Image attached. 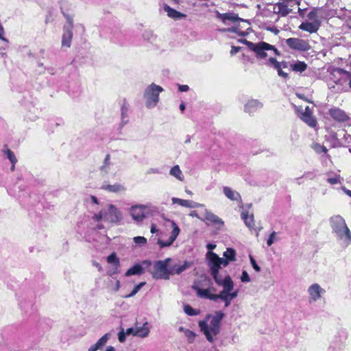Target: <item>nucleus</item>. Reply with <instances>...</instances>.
I'll use <instances>...</instances> for the list:
<instances>
[{"instance_id": "f257e3e1", "label": "nucleus", "mask_w": 351, "mask_h": 351, "mask_svg": "<svg viewBox=\"0 0 351 351\" xmlns=\"http://www.w3.org/2000/svg\"><path fill=\"white\" fill-rule=\"evenodd\" d=\"M239 42L245 44L250 50L253 51L256 58L264 59L269 57V63L277 70L280 76L285 78L288 76V74L282 70V64L274 57L279 55L278 49L274 46L265 42L254 43L245 39H241Z\"/></svg>"}, {"instance_id": "f03ea898", "label": "nucleus", "mask_w": 351, "mask_h": 351, "mask_svg": "<svg viewBox=\"0 0 351 351\" xmlns=\"http://www.w3.org/2000/svg\"><path fill=\"white\" fill-rule=\"evenodd\" d=\"M224 316L221 311H217L215 315H208L205 319L199 321V326L209 342L214 341V337L219 333L220 323Z\"/></svg>"}, {"instance_id": "7ed1b4c3", "label": "nucleus", "mask_w": 351, "mask_h": 351, "mask_svg": "<svg viewBox=\"0 0 351 351\" xmlns=\"http://www.w3.org/2000/svg\"><path fill=\"white\" fill-rule=\"evenodd\" d=\"M123 218L121 211L113 204H108L99 213L93 216V219L99 222L104 220L111 223H119Z\"/></svg>"}, {"instance_id": "20e7f679", "label": "nucleus", "mask_w": 351, "mask_h": 351, "mask_svg": "<svg viewBox=\"0 0 351 351\" xmlns=\"http://www.w3.org/2000/svg\"><path fill=\"white\" fill-rule=\"evenodd\" d=\"M330 223L336 236L341 240L348 241L351 239V233L346 226L345 220L340 215H334L330 218Z\"/></svg>"}, {"instance_id": "39448f33", "label": "nucleus", "mask_w": 351, "mask_h": 351, "mask_svg": "<svg viewBox=\"0 0 351 351\" xmlns=\"http://www.w3.org/2000/svg\"><path fill=\"white\" fill-rule=\"evenodd\" d=\"M163 91V88L152 83L149 85L144 91V98L145 99V106L147 108H153L159 101V95Z\"/></svg>"}, {"instance_id": "423d86ee", "label": "nucleus", "mask_w": 351, "mask_h": 351, "mask_svg": "<svg viewBox=\"0 0 351 351\" xmlns=\"http://www.w3.org/2000/svg\"><path fill=\"white\" fill-rule=\"evenodd\" d=\"M171 261L170 258H167L163 261H156L153 267V278L155 279L169 280V276L173 274V271L167 268Z\"/></svg>"}, {"instance_id": "0eeeda50", "label": "nucleus", "mask_w": 351, "mask_h": 351, "mask_svg": "<svg viewBox=\"0 0 351 351\" xmlns=\"http://www.w3.org/2000/svg\"><path fill=\"white\" fill-rule=\"evenodd\" d=\"M165 221L167 223H169V226L172 230L171 232V235L167 241H165L160 239H158L157 244L160 246V248H164L171 245L180 232V228L174 221L169 219H165Z\"/></svg>"}, {"instance_id": "6e6552de", "label": "nucleus", "mask_w": 351, "mask_h": 351, "mask_svg": "<svg viewBox=\"0 0 351 351\" xmlns=\"http://www.w3.org/2000/svg\"><path fill=\"white\" fill-rule=\"evenodd\" d=\"M192 289L196 291V294L199 298L216 302V296L217 294L214 293L216 289L213 287L209 286L206 289H203L200 287L199 282H195L192 285Z\"/></svg>"}, {"instance_id": "1a4fd4ad", "label": "nucleus", "mask_w": 351, "mask_h": 351, "mask_svg": "<svg viewBox=\"0 0 351 351\" xmlns=\"http://www.w3.org/2000/svg\"><path fill=\"white\" fill-rule=\"evenodd\" d=\"M206 258L209 267H214L220 269L222 267H226L229 264V261L225 258L219 257L217 254L213 252L206 253Z\"/></svg>"}, {"instance_id": "9d476101", "label": "nucleus", "mask_w": 351, "mask_h": 351, "mask_svg": "<svg viewBox=\"0 0 351 351\" xmlns=\"http://www.w3.org/2000/svg\"><path fill=\"white\" fill-rule=\"evenodd\" d=\"M210 275L213 276L215 283L219 286L222 287L223 289L226 287L228 288L230 287V282L232 280V278L229 275H226L223 276L219 273V269L214 267H209Z\"/></svg>"}, {"instance_id": "9b49d317", "label": "nucleus", "mask_w": 351, "mask_h": 351, "mask_svg": "<svg viewBox=\"0 0 351 351\" xmlns=\"http://www.w3.org/2000/svg\"><path fill=\"white\" fill-rule=\"evenodd\" d=\"M350 77V73L340 68H334L330 72V80L336 84H343Z\"/></svg>"}, {"instance_id": "f8f14e48", "label": "nucleus", "mask_w": 351, "mask_h": 351, "mask_svg": "<svg viewBox=\"0 0 351 351\" xmlns=\"http://www.w3.org/2000/svg\"><path fill=\"white\" fill-rule=\"evenodd\" d=\"M309 295V302H315L320 300L326 293V290L323 289L318 283H313L310 285L307 289Z\"/></svg>"}, {"instance_id": "ddd939ff", "label": "nucleus", "mask_w": 351, "mask_h": 351, "mask_svg": "<svg viewBox=\"0 0 351 351\" xmlns=\"http://www.w3.org/2000/svg\"><path fill=\"white\" fill-rule=\"evenodd\" d=\"M286 43L290 48L299 51H305L311 48L308 41L298 38H288Z\"/></svg>"}, {"instance_id": "4468645a", "label": "nucleus", "mask_w": 351, "mask_h": 351, "mask_svg": "<svg viewBox=\"0 0 351 351\" xmlns=\"http://www.w3.org/2000/svg\"><path fill=\"white\" fill-rule=\"evenodd\" d=\"M147 208V206L143 204H137L132 206L130 208V213L132 219L136 223L142 222L145 218V210Z\"/></svg>"}, {"instance_id": "2eb2a0df", "label": "nucleus", "mask_w": 351, "mask_h": 351, "mask_svg": "<svg viewBox=\"0 0 351 351\" xmlns=\"http://www.w3.org/2000/svg\"><path fill=\"white\" fill-rule=\"evenodd\" d=\"M73 27V21L69 19L68 24L64 27V33L62 37V47L69 48L73 38L72 29Z\"/></svg>"}, {"instance_id": "dca6fc26", "label": "nucleus", "mask_w": 351, "mask_h": 351, "mask_svg": "<svg viewBox=\"0 0 351 351\" xmlns=\"http://www.w3.org/2000/svg\"><path fill=\"white\" fill-rule=\"evenodd\" d=\"M300 118L311 128H315L317 125V120L309 106H306L304 111L300 112Z\"/></svg>"}, {"instance_id": "f3484780", "label": "nucleus", "mask_w": 351, "mask_h": 351, "mask_svg": "<svg viewBox=\"0 0 351 351\" xmlns=\"http://www.w3.org/2000/svg\"><path fill=\"white\" fill-rule=\"evenodd\" d=\"M223 193L225 196L231 201L237 202L239 204V207L243 208V202L240 193L229 186L223 187Z\"/></svg>"}, {"instance_id": "a211bd4d", "label": "nucleus", "mask_w": 351, "mask_h": 351, "mask_svg": "<svg viewBox=\"0 0 351 351\" xmlns=\"http://www.w3.org/2000/svg\"><path fill=\"white\" fill-rule=\"evenodd\" d=\"M331 117L338 122H345L349 119L347 114L340 108H332L329 110Z\"/></svg>"}, {"instance_id": "6ab92c4d", "label": "nucleus", "mask_w": 351, "mask_h": 351, "mask_svg": "<svg viewBox=\"0 0 351 351\" xmlns=\"http://www.w3.org/2000/svg\"><path fill=\"white\" fill-rule=\"evenodd\" d=\"M172 203L178 204L181 206L186 207V208H195L197 207H203L204 205L197 203L192 200H186V199H182L177 197H172L171 198Z\"/></svg>"}, {"instance_id": "aec40b11", "label": "nucleus", "mask_w": 351, "mask_h": 351, "mask_svg": "<svg viewBox=\"0 0 351 351\" xmlns=\"http://www.w3.org/2000/svg\"><path fill=\"white\" fill-rule=\"evenodd\" d=\"M110 333H106L101 338H99L95 343L92 345L88 349V351H97L101 350L106 345L108 340L110 338Z\"/></svg>"}, {"instance_id": "412c9836", "label": "nucleus", "mask_w": 351, "mask_h": 351, "mask_svg": "<svg viewBox=\"0 0 351 351\" xmlns=\"http://www.w3.org/2000/svg\"><path fill=\"white\" fill-rule=\"evenodd\" d=\"M263 104L257 99H250L247 101L244 106L245 112L252 114L263 107Z\"/></svg>"}, {"instance_id": "4be33fe9", "label": "nucleus", "mask_w": 351, "mask_h": 351, "mask_svg": "<svg viewBox=\"0 0 351 351\" xmlns=\"http://www.w3.org/2000/svg\"><path fill=\"white\" fill-rule=\"evenodd\" d=\"M228 21H230L233 23L241 22L243 23H247V25H250L247 21L239 18L237 14L233 12L225 13L223 23L226 25L228 24Z\"/></svg>"}, {"instance_id": "5701e85b", "label": "nucleus", "mask_w": 351, "mask_h": 351, "mask_svg": "<svg viewBox=\"0 0 351 351\" xmlns=\"http://www.w3.org/2000/svg\"><path fill=\"white\" fill-rule=\"evenodd\" d=\"M320 25L318 23H312L309 21H304L301 23L299 28L302 30L308 32L311 34L315 33L319 28Z\"/></svg>"}, {"instance_id": "b1692460", "label": "nucleus", "mask_w": 351, "mask_h": 351, "mask_svg": "<svg viewBox=\"0 0 351 351\" xmlns=\"http://www.w3.org/2000/svg\"><path fill=\"white\" fill-rule=\"evenodd\" d=\"M322 17L321 10L319 8H313L307 14L309 22L318 23L319 25H321Z\"/></svg>"}, {"instance_id": "393cba45", "label": "nucleus", "mask_w": 351, "mask_h": 351, "mask_svg": "<svg viewBox=\"0 0 351 351\" xmlns=\"http://www.w3.org/2000/svg\"><path fill=\"white\" fill-rule=\"evenodd\" d=\"M241 217L247 227L250 229L254 228V218L253 214L250 215L248 211H243L241 214Z\"/></svg>"}, {"instance_id": "a878e982", "label": "nucleus", "mask_w": 351, "mask_h": 351, "mask_svg": "<svg viewBox=\"0 0 351 351\" xmlns=\"http://www.w3.org/2000/svg\"><path fill=\"white\" fill-rule=\"evenodd\" d=\"M205 219L215 225L219 226H222L223 225V221L221 219L206 209L205 210Z\"/></svg>"}, {"instance_id": "bb28decb", "label": "nucleus", "mask_w": 351, "mask_h": 351, "mask_svg": "<svg viewBox=\"0 0 351 351\" xmlns=\"http://www.w3.org/2000/svg\"><path fill=\"white\" fill-rule=\"evenodd\" d=\"M112 165V162L110 160V155L107 154L99 168L101 173L104 175L108 174L110 171Z\"/></svg>"}, {"instance_id": "cd10ccee", "label": "nucleus", "mask_w": 351, "mask_h": 351, "mask_svg": "<svg viewBox=\"0 0 351 351\" xmlns=\"http://www.w3.org/2000/svg\"><path fill=\"white\" fill-rule=\"evenodd\" d=\"M102 189L112 193H121L125 191V186L119 183H116L114 184H106L103 186Z\"/></svg>"}, {"instance_id": "c85d7f7f", "label": "nucleus", "mask_w": 351, "mask_h": 351, "mask_svg": "<svg viewBox=\"0 0 351 351\" xmlns=\"http://www.w3.org/2000/svg\"><path fill=\"white\" fill-rule=\"evenodd\" d=\"M164 10L167 13L169 17L178 19L184 17L185 15L171 8L169 5L165 4L163 7Z\"/></svg>"}, {"instance_id": "c756f323", "label": "nucleus", "mask_w": 351, "mask_h": 351, "mask_svg": "<svg viewBox=\"0 0 351 351\" xmlns=\"http://www.w3.org/2000/svg\"><path fill=\"white\" fill-rule=\"evenodd\" d=\"M245 28L243 26H241L239 23L236 24L232 27L222 29L220 31L223 32H234L237 33L239 36H244L247 34L246 32L242 29Z\"/></svg>"}, {"instance_id": "7c9ffc66", "label": "nucleus", "mask_w": 351, "mask_h": 351, "mask_svg": "<svg viewBox=\"0 0 351 351\" xmlns=\"http://www.w3.org/2000/svg\"><path fill=\"white\" fill-rule=\"evenodd\" d=\"M290 66L293 71L300 73L304 71L307 68L306 64L301 61L293 62L290 64Z\"/></svg>"}, {"instance_id": "2f4dec72", "label": "nucleus", "mask_w": 351, "mask_h": 351, "mask_svg": "<svg viewBox=\"0 0 351 351\" xmlns=\"http://www.w3.org/2000/svg\"><path fill=\"white\" fill-rule=\"evenodd\" d=\"M149 333V329L147 326V323L143 326L136 327L135 336L138 337H146Z\"/></svg>"}, {"instance_id": "473e14b6", "label": "nucleus", "mask_w": 351, "mask_h": 351, "mask_svg": "<svg viewBox=\"0 0 351 351\" xmlns=\"http://www.w3.org/2000/svg\"><path fill=\"white\" fill-rule=\"evenodd\" d=\"M219 299L224 302L226 307L229 306L230 305L231 301L232 300V299L229 297V295L223 289L217 295L216 301H217Z\"/></svg>"}, {"instance_id": "72a5a7b5", "label": "nucleus", "mask_w": 351, "mask_h": 351, "mask_svg": "<svg viewBox=\"0 0 351 351\" xmlns=\"http://www.w3.org/2000/svg\"><path fill=\"white\" fill-rule=\"evenodd\" d=\"M169 174L173 177H175L176 179H178L180 181H183L184 180V176L183 173L179 167V165H175L173 166L170 171Z\"/></svg>"}, {"instance_id": "f704fd0d", "label": "nucleus", "mask_w": 351, "mask_h": 351, "mask_svg": "<svg viewBox=\"0 0 351 351\" xmlns=\"http://www.w3.org/2000/svg\"><path fill=\"white\" fill-rule=\"evenodd\" d=\"M143 271V269L142 266L139 264H136L131 268H130L126 272L125 276H130L132 275H139L141 274Z\"/></svg>"}, {"instance_id": "c9c22d12", "label": "nucleus", "mask_w": 351, "mask_h": 351, "mask_svg": "<svg viewBox=\"0 0 351 351\" xmlns=\"http://www.w3.org/2000/svg\"><path fill=\"white\" fill-rule=\"evenodd\" d=\"M192 263L184 261V264L182 265H175L173 268L171 269L173 274L175 273L176 274H180L182 272L185 271L186 269L191 267Z\"/></svg>"}, {"instance_id": "e433bc0d", "label": "nucleus", "mask_w": 351, "mask_h": 351, "mask_svg": "<svg viewBox=\"0 0 351 351\" xmlns=\"http://www.w3.org/2000/svg\"><path fill=\"white\" fill-rule=\"evenodd\" d=\"M227 294L229 295L230 298L232 300L236 298L238 296L239 291L237 290L234 291V282L232 280L230 282V287L226 288V287L223 289Z\"/></svg>"}, {"instance_id": "4c0bfd02", "label": "nucleus", "mask_w": 351, "mask_h": 351, "mask_svg": "<svg viewBox=\"0 0 351 351\" xmlns=\"http://www.w3.org/2000/svg\"><path fill=\"white\" fill-rule=\"evenodd\" d=\"M278 13L281 14L282 16H286L291 12V10L289 8V5L285 2L279 3L278 5Z\"/></svg>"}, {"instance_id": "58836bf2", "label": "nucleus", "mask_w": 351, "mask_h": 351, "mask_svg": "<svg viewBox=\"0 0 351 351\" xmlns=\"http://www.w3.org/2000/svg\"><path fill=\"white\" fill-rule=\"evenodd\" d=\"M223 257L229 261H233L235 260L236 252L232 248H228L223 254Z\"/></svg>"}, {"instance_id": "ea45409f", "label": "nucleus", "mask_w": 351, "mask_h": 351, "mask_svg": "<svg viewBox=\"0 0 351 351\" xmlns=\"http://www.w3.org/2000/svg\"><path fill=\"white\" fill-rule=\"evenodd\" d=\"M107 262L112 265L119 266V259L117 258L115 253H112L107 257Z\"/></svg>"}, {"instance_id": "a19ab883", "label": "nucleus", "mask_w": 351, "mask_h": 351, "mask_svg": "<svg viewBox=\"0 0 351 351\" xmlns=\"http://www.w3.org/2000/svg\"><path fill=\"white\" fill-rule=\"evenodd\" d=\"M143 36L144 39L149 43H154L156 38V36L153 34V32L151 30L145 31Z\"/></svg>"}, {"instance_id": "79ce46f5", "label": "nucleus", "mask_w": 351, "mask_h": 351, "mask_svg": "<svg viewBox=\"0 0 351 351\" xmlns=\"http://www.w3.org/2000/svg\"><path fill=\"white\" fill-rule=\"evenodd\" d=\"M184 311L186 314L190 316L197 315L199 313V311L192 308L190 305H185Z\"/></svg>"}, {"instance_id": "37998d69", "label": "nucleus", "mask_w": 351, "mask_h": 351, "mask_svg": "<svg viewBox=\"0 0 351 351\" xmlns=\"http://www.w3.org/2000/svg\"><path fill=\"white\" fill-rule=\"evenodd\" d=\"M145 285V282H141L138 285H136L134 288V289L132 291V292L124 296L125 298H128L134 296L139 291L140 289Z\"/></svg>"}, {"instance_id": "c03bdc74", "label": "nucleus", "mask_w": 351, "mask_h": 351, "mask_svg": "<svg viewBox=\"0 0 351 351\" xmlns=\"http://www.w3.org/2000/svg\"><path fill=\"white\" fill-rule=\"evenodd\" d=\"M8 158L10 160L12 164H16L17 162V159L14 155V154L9 149H8L5 152Z\"/></svg>"}, {"instance_id": "a18cd8bd", "label": "nucleus", "mask_w": 351, "mask_h": 351, "mask_svg": "<svg viewBox=\"0 0 351 351\" xmlns=\"http://www.w3.org/2000/svg\"><path fill=\"white\" fill-rule=\"evenodd\" d=\"M278 241V239L276 238V232L274 231L269 235L267 241V244L268 246H271L274 243V241Z\"/></svg>"}, {"instance_id": "49530a36", "label": "nucleus", "mask_w": 351, "mask_h": 351, "mask_svg": "<svg viewBox=\"0 0 351 351\" xmlns=\"http://www.w3.org/2000/svg\"><path fill=\"white\" fill-rule=\"evenodd\" d=\"M184 335L190 343L193 342L195 337V334L189 329L184 330Z\"/></svg>"}, {"instance_id": "de8ad7c7", "label": "nucleus", "mask_w": 351, "mask_h": 351, "mask_svg": "<svg viewBox=\"0 0 351 351\" xmlns=\"http://www.w3.org/2000/svg\"><path fill=\"white\" fill-rule=\"evenodd\" d=\"M128 107L125 106V104H123L121 106V118L122 122H123L124 123H127V121H125L124 119L125 118L128 117Z\"/></svg>"}, {"instance_id": "09e8293b", "label": "nucleus", "mask_w": 351, "mask_h": 351, "mask_svg": "<svg viewBox=\"0 0 351 351\" xmlns=\"http://www.w3.org/2000/svg\"><path fill=\"white\" fill-rule=\"evenodd\" d=\"M133 240L136 244L138 245H145L147 243V239L144 237H134Z\"/></svg>"}, {"instance_id": "8fccbe9b", "label": "nucleus", "mask_w": 351, "mask_h": 351, "mask_svg": "<svg viewBox=\"0 0 351 351\" xmlns=\"http://www.w3.org/2000/svg\"><path fill=\"white\" fill-rule=\"evenodd\" d=\"M327 182L330 184H336L341 182L340 176H335L333 178H328Z\"/></svg>"}, {"instance_id": "3c124183", "label": "nucleus", "mask_w": 351, "mask_h": 351, "mask_svg": "<svg viewBox=\"0 0 351 351\" xmlns=\"http://www.w3.org/2000/svg\"><path fill=\"white\" fill-rule=\"evenodd\" d=\"M241 280L242 282H249L251 280L247 272L245 270L242 272Z\"/></svg>"}, {"instance_id": "603ef678", "label": "nucleus", "mask_w": 351, "mask_h": 351, "mask_svg": "<svg viewBox=\"0 0 351 351\" xmlns=\"http://www.w3.org/2000/svg\"><path fill=\"white\" fill-rule=\"evenodd\" d=\"M315 150L317 153H326L328 149L325 146L320 145H315Z\"/></svg>"}, {"instance_id": "864d4df0", "label": "nucleus", "mask_w": 351, "mask_h": 351, "mask_svg": "<svg viewBox=\"0 0 351 351\" xmlns=\"http://www.w3.org/2000/svg\"><path fill=\"white\" fill-rule=\"evenodd\" d=\"M250 259L252 267L256 271L259 272L261 271V267L258 265L255 259L252 256H250Z\"/></svg>"}, {"instance_id": "5fc2aeb1", "label": "nucleus", "mask_w": 351, "mask_h": 351, "mask_svg": "<svg viewBox=\"0 0 351 351\" xmlns=\"http://www.w3.org/2000/svg\"><path fill=\"white\" fill-rule=\"evenodd\" d=\"M119 266L112 265V267L108 269L107 274L112 276L115 274H117L119 272L118 269Z\"/></svg>"}, {"instance_id": "6e6d98bb", "label": "nucleus", "mask_w": 351, "mask_h": 351, "mask_svg": "<svg viewBox=\"0 0 351 351\" xmlns=\"http://www.w3.org/2000/svg\"><path fill=\"white\" fill-rule=\"evenodd\" d=\"M126 334L124 332L123 329L121 330L118 334V339L121 343H123L125 340Z\"/></svg>"}, {"instance_id": "4d7b16f0", "label": "nucleus", "mask_w": 351, "mask_h": 351, "mask_svg": "<svg viewBox=\"0 0 351 351\" xmlns=\"http://www.w3.org/2000/svg\"><path fill=\"white\" fill-rule=\"evenodd\" d=\"M240 50H241L240 47L232 46L231 48L230 54L232 56H233V55L237 53Z\"/></svg>"}, {"instance_id": "13d9d810", "label": "nucleus", "mask_w": 351, "mask_h": 351, "mask_svg": "<svg viewBox=\"0 0 351 351\" xmlns=\"http://www.w3.org/2000/svg\"><path fill=\"white\" fill-rule=\"evenodd\" d=\"M135 330H136V328H129L126 330V331L125 332L126 335H132L135 336Z\"/></svg>"}, {"instance_id": "bf43d9fd", "label": "nucleus", "mask_w": 351, "mask_h": 351, "mask_svg": "<svg viewBox=\"0 0 351 351\" xmlns=\"http://www.w3.org/2000/svg\"><path fill=\"white\" fill-rule=\"evenodd\" d=\"M178 89L180 92H186L189 90V87L188 85H180Z\"/></svg>"}, {"instance_id": "052dcab7", "label": "nucleus", "mask_w": 351, "mask_h": 351, "mask_svg": "<svg viewBox=\"0 0 351 351\" xmlns=\"http://www.w3.org/2000/svg\"><path fill=\"white\" fill-rule=\"evenodd\" d=\"M189 216L191 217H196L199 219H201L202 220V219L200 217V216L198 215L197 212L195 211V210H192L190 213H189Z\"/></svg>"}, {"instance_id": "680f3d73", "label": "nucleus", "mask_w": 351, "mask_h": 351, "mask_svg": "<svg viewBox=\"0 0 351 351\" xmlns=\"http://www.w3.org/2000/svg\"><path fill=\"white\" fill-rule=\"evenodd\" d=\"M216 13V17L219 19H221V21L223 22V19H224V16H225V13L224 14H221L220 13L219 11H216L215 12Z\"/></svg>"}, {"instance_id": "e2e57ef3", "label": "nucleus", "mask_w": 351, "mask_h": 351, "mask_svg": "<svg viewBox=\"0 0 351 351\" xmlns=\"http://www.w3.org/2000/svg\"><path fill=\"white\" fill-rule=\"evenodd\" d=\"M3 34H4L3 27L1 25H0V39L7 41V40L4 37H3Z\"/></svg>"}, {"instance_id": "0e129e2a", "label": "nucleus", "mask_w": 351, "mask_h": 351, "mask_svg": "<svg viewBox=\"0 0 351 351\" xmlns=\"http://www.w3.org/2000/svg\"><path fill=\"white\" fill-rule=\"evenodd\" d=\"M150 231L152 234H154L158 232V229L156 228V226L155 224L152 223L151 226Z\"/></svg>"}, {"instance_id": "69168bd1", "label": "nucleus", "mask_w": 351, "mask_h": 351, "mask_svg": "<svg viewBox=\"0 0 351 351\" xmlns=\"http://www.w3.org/2000/svg\"><path fill=\"white\" fill-rule=\"evenodd\" d=\"M206 247H207L208 250H209L208 252H212V250L216 247V245L212 244V243H208V244H207Z\"/></svg>"}, {"instance_id": "338daca9", "label": "nucleus", "mask_w": 351, "mask_h": 351, "mask_svg": "<svg viewBox=\"0 0 351 351\" xmlns=\"http://www.w3.org/2000/svg\"><path fill=\"white\" fill-rule=\"evenodd\" d=\"M90 199H91L93 203H94L95 204H98V199H97V198L95 196L91 195L90 196Z\"/></svg>"}, {"instance_id": "774afa93", "label": "nucleus", "mask_w": 351, "mask_h": 351, "mask_svg": "<svg viewBox=\"0 0 351 351\" xmlns=\"http://www.w3.org/2000/svg\"><path fill=\"white\" fill-rule=\"evenodd\" d=\"M105 351H116V350L113 346H110L106 348Z\"/></svg>"}]
</instances>
